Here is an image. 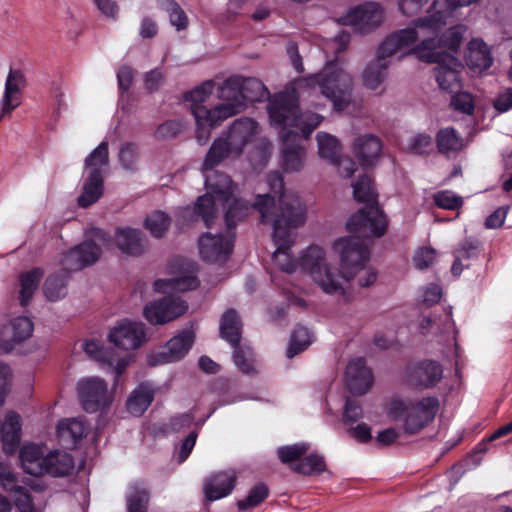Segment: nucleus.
<instances>
[{"mask_svg": "<svg viewBox=\"0 0 512 512\" xmlns=\"http://www.w3.org/2000/svg\"><path fill=\"white\" fill-rule=\"evenodd\" d=\"M117 247L125 254L131 256L141 255L146 248L144 234L130 227L118 228L115 233Z\"/></svg>", "mask_w": 512, "mask_h": 512, "instance_id": "c85d7f7f", "label": "nucleus"}, {"mask_svg": "<svg viewBox=\"0 0 512 512\" xmlns=\"http://www.w3.org/2000/svg\"><path fill=\"white\" fill-rule=\"evenodd\" d=\"M291 469L298 474H320L326 470L324 457L318 453H311L300 461L291 465Z\"/></svg>", "mask_w": 512, "mask_h": 512, "instance_id": "49530a36", "label": "nucleus"}, {"mask_svg": "<svg viewBox=\"0 0 512 512\" xmlns=\"http://www.w3.org/2000/svg\"><path fill=\"white\" fill-rule=\"evenodd\" d=\"M479 254V241L473 238H466L459 243L453 251L454 257L462 261L476 259Z\"/></svg>", "mask_w": 512, "mask_h": 512, "instance_id": "e2e57ef3", "label": "nucleus"}, {"mask_svg": "<svg viewBox=\"0 0 512 512\" xmlns=\"http://www.w3.org/2000/svg\"><path fill=\"white\" fill-rule=\"evenodd\" d=\"M309 448L310 445L305 442L281 446L277 450V455L284 464L296 463L297 460L308 452Z\"/></svg>", "mask_w": 512, "mask_h": 512, "instance_id": "13d9d810", "label": "nucleus"}, {"mask_svg": "<svg viewBox=\"0 0 512 512\" xmlns=\"http://www.w3.org/2000/svg\"><path fill=\"white\" fill-rule=\"evenodd\" d=\"M239 82L243 95V103L261 102L269 97V90L259 79L239 75Z\"/></svg>", "mask_w": 512, "mask_h": 512, "instance_id": "37998d69", "label": "nucleus"}, {"mask_svg": "<svg viewBox=\"0 0 512 512\" xmlns=\"http://www.w3.org/2000/svg\"><path fill=\"white\" fill-rule=\"evenodd\" d=\"M409 150L414 154H424L432 149V138L427 134H418L410 139Z\"/></svg>", "mask_w": 512, "mask_h": 512, "instance_id": "774afa93", "label": "nucleus"}, {"mask_svg": "<svg viewBox=\"0 0 512 512\" xmlns=\"http://www.w3.org/2000/svg\"><path fill=\"white\" fill-rule=\"evenodd\" d=\"M6 492L13 496V502L19 512H36L34 501L27 489L17 484V481Z\"/></svg>", "mask_w": 512, "mask_h": 512, "instance_id": "864d4df0", "label": "nucleus"}, {"mask_svg": "<svg viewBox=\"0 0 512 512\" xmlns=\"http://www.w3.org/2000/svg\"><path fill=\"white\" fill-rule=\"evenodd\" d=\"M21 432L20 416L15 412L6 414L3 422H0V440L6 453L15 451Z\"/></svg>", "mask_w": 512, "mask_h": 512, "instance_id": "f704fd0d", "label": "nucleus"}, {"mask_svg": "<svg viewBox=\"0 0 512 512\" xmlns=\"http://www.w3.org/2000/svg\"><path fill=\"white\" fill-rule=\"evenodd\" d=\"M434 202L439 208L454 210L462 205L463 200L451 191H440L434 195Z\"/></svg>", "mask_w": 512, "mask_h": 512, "instance_id": "0e129e2a", "label": "nucleus"}, {"mask_svg": "<svg viewBox=\"0 0 512 512\" xmlns=\"http://www.w3.org/2000/svg\"><path fill=\"white\" fill-rule=\"evenodd\" d=\"M353 149L360 159L361 165L366 167L373 165L374 160L379 157L382 144L378 137L367 134L355 139Z\"/></svg>", "mask_w": 512, "mask_h": 512, "instance_id": "473e14b6", "label": "nucleus"}, {"mask_svg": "<svg viewBox=\"0 0 512 512\" xmlns=\"http://www.w3.org/2000/svg\"><path fill=\"white\" fill-rule=\"evenodd\" d=\"M71 270L62 266V269L50 275L44 284V294L50 301H58L67 294V282L70 277Z\"/></svg>", "mask_w": 512, "mask_h": 512, "instance_id": "ea45409f", "label": "nucleus"}, {"mask_svg": "<svg viewBox=\"0 0 512 512\" xmlns=\"http://www.w3.org/2000/svg\"><path fill=\"white\" fill-rule=\"evenodd\" d=\"M433 63L437 64L433 71L440 89L454 92L461 87L459 73L463 65L455 56H444Z\"/></svg>", "mask_w": 512, "mask_h": 512, "instance_id": "412c9836", "label": "nucleus"}, {"mask_svg": "<svg viewBox=\"0 0 512 512\" xmlns=\"http://www.w3.org/2000/svg\"><path fill=\"white\" fill-rule=\"evenodd\" d=\"M312 342L311 334L306 327L298 326L291 335L290 344L286 355L293 358L298 353L304 351Z\"/></svg>", "mask_w": 512, "mask_h": 512, "instance_id": "3c124183", "label": "nucleus"}, {"mask_svg": "<svg viewBox=\"0 0 512 512\" xmlns=\"http://www.w3.org/2000/svg\"><path fill=\"white\" fill-rule=\"evenodd\" d=\"M207 192L198 197L195 203V212L204 221L207 227L214 222L219 208L224 207L233 197L235 185L231 177L218 170H202Z\"/></svg>", "mask_w": 512, "mask_h": 512, "instance_id": "423d86ee", "label": "nucleus"}, {"mask_svg": "<svg viewBox=\"0 0 512 512\" xmlns=\"http://www.w3.org/2000/svg\"><path fill=\"white\" fill-rule=\"evenodd\" d=\"M296 131L281 133L283 167L289 172H298L304 166L305 150L301 145L303 139Z\"/></svg>", "mask_w": 512, "mask_h": 512, "instance_id": "aec40b11", "label": "nucleus"}, {"mask_svg": "<svg viewBox=\"0 0 512 512\" xmlns=\"http://www.w3.org/2000/svg\"><path fill=\"white\" fill-rule=\"evenodd\" d=\"M466 31L464 25L450 27L440 37H427L420 41L413 49L415 55L424 62H434L444 56H452L442 50L457 52L460 48Z\"/></svg>", "mask_w": 512, "mask_h": 512, "instance_id": "6e6552de", "label": "nucleus"}, {"mask_svg": "<svg viewBox=\"0 0 512 512\" xmlns=\"http://www.w3.org/2000/svg\"><path fill=\"white\" fill-rule=\"evenodd\" d=\"M26 85L25 75L19 69H10L0 100V121L21 104L22 90Z\"/></svg>", "mask_w": 512, "mask_h": 512, "instance_id": "6ab92c4d", "label": "nucleus"}, {"mask_svg": "<svg viewBox=\"0 0 512 512\" xmlns=\"http://www.w3.org/2000/svg\"><path fill=\"white\" fill-rule=\"evenodd\" d=\"M33 328L34 326L30 318L25 316L14 318L2 332L3 337L8 333L12 334V337L5 348L7 350L11 349L14 344L28 339L32 335Z\"/></svg>", "mask_w": 512, "mask_h": 512, "instance_id": "a19ab883", "label": "nucleus"}, {"mask_svg": "<svg viewBox=\"0 0 512 512\" xmlns=\"http://www.w3.org/2000/svg\"><path fill=\"white\" fill-rule=\"evenodd\" d=\"M200 282L195 275V264L187 263V271L178 277L170 279H158L154 282V289L157 292L167 293L169 291L185 292L199 286Z\"/></svg>", "mask_w": 512, "mask_h": 512, "instance_id": "bb28decb", "label": "nucleus"}, {"mask_svg": "<svg viewBox=\"0 0 512 512\" xmlns=\"http://www.w3.org/2000/svg\"><path fill=\"white\" fill-rule=\"evenodd\" d=\"M345 379L348 389L355 395L367 393L373 384L372 372L366 367L363 358H357L348 363Z\"/></svg>", "mask_w": 512, "mask_h": 512, "instance_id": "5701e85b", "label": "nucleus"}, {"mask_svg": "<svg viewBox=\"0 0 512 512\" xmlns=\"http://www.w3.org/2000/svg\"><path fill=\"white\" fill-rule=\"evenodd\" d=\"M118 159L124 170L129 172L137 171L139 161L138 146L132 142L123 143L118 152Z\"/></svg>", "mask_w": 512, "mask_h": 512, "instance_id": "603ef678", "label": "nucleus"}, {"mask_svg": "<svg viewBox=\"0 0 512 512\" xmlns=\"http://www.w3.org/2000/svg\"><path fill=\"white\" fill-rule=\"evenodd\" d=\"M108 338L121 349H137L145 340L144 324L123 320L110 331Z\"/></svg>", "mask_w": 512, "mask_h": 512, "instance_id": "a211bd4d", "label": "nucleus"}, {"mask_svg": "<svg viewBox=\"0 0 512 512\" xmlns=\"http://www.w3.org/2000/svg\"><path fill=\"white\" fill-rule=\"evenodd\" d=\"M389 64V61H380L377 57L375 61L368 64L363 72V83L365 87L370 90H376L385 79V71Z\"/></svg>", "mask_w": 512, "mask_h": 512, "instance_id": "a18cd8bd", "label": "nucleus"}, {"mask_svg": "<svg viewBox=\"0 0 512 512\" xmlns=\"http://www.w3.org/2000/svg\"><path fill=\"white\" fill-rule=\"evenodd\" d=\"M149 501V493L141 484H132L126 495L128 512H146Z\"/></svg>", "mask_w": 512, "mask_h": 512, "instance_id": "de8ad7c7", "label": "nucleus"}, {"mask_svg": "<svg viewBox=\"0 0 512 512\" xmlns=\"http://www.w3.org/2000/svg\"><path fill=\"white\" fill-rule=\"evenodd\" d=\"M158 4L169 15L171 25L178 31L187 28V15L178 3L174 0H158Z\"/></svg>", "mask_w": 512, "mask_h": 512, "instance_id": "8fccbe9b", "label": "nucleus"}, {"mask_svg": "<svg viewBox=\"0 0 512 512\" xmlns=\"http://www.w3.org/2000/svg\"><path fill=\"white\" fill-rule=\"evenodd\" d=\"M202 259L209 263H224L232 253L233 240L230 234L204 233L198 241Z\"/></svg>", "mask_w": 512, "mask_h": 512, "instance_id": "dca6fc26", "label": "nucleus"}, {"mask_svg": "<svg viewBox=\"0 0 512 512\" xmlns=\"http://www.w3.org/2000/svg\"><path fill=\"white\" fill-rule=\"evenodd\" d=\"M269 495L268 487L263 483H258L248 493L245 499L239 500L237 506L239 510H248L258 506Z\"/></svg>", "mask_w": 512, "mask_h": 512, "instance_id": "6e6d98bb", "label": "nucleus"}, {"mask_svg": "<svg viewBox=\"0 0 512 512\" xmlns=\"http://www.w3.org/2000/svg\"><path fill=\"white\" fill-rule=\"evenodd\" d=\"M155 391L151 384L144 382L139 384L129 395L126 407L130 414L141 416L151 405Z\"/></svg>", "mask_w": 512, "mask_h": 512, "instance_id": "c9c22d12", "label": "nucleus"}, {"mask_svg": "<svg viewBox=\"0 0 512 512\" xmlns=\"http://www.w3.org/2000/svg\"><path fill=\"white\" fill-rule=\"evenodd\" d=\"M467 65L477 72L488 69L493 63L490 48L482 39H472L465 54Z\"/></svg>", "mask_w": 512, "mask_h": 512, "instance_id": "7c9ffc66", "label": "nucleus"}, {"mask_svg": "<svg viewBox=\"0 0 512 512\" xmlns=\"http://www.w3.org/2000/svg\"><path fill=\"white\" fill-rule=\"evenodd\" d=\"M242 323L234 309L227 310L220 320V336L231 346L240 343Z\"/></svg>", "mask_w": 512, "mask_h": 512, "instance_id": "58836bf2", "label": "nucleus"}, {"mask_svg": "<svg viewBox=\"0 0 512 512\" xmlns=\"http://www.w3.org/2000/svg\"><path fill=\"white\" fill-rule=\"evenodd\" d=\"M109 153H108V142L102 141L85 159V167L88 172L91 169L108 165Z\"/></svg>", "mask_w": 512, "mask_h": 512, "instance_id": "bf43d9fd", "label": "nucleus"}, {"mask_svg": "<svg viewBox=\"0 0 512 512\" xmlns=\"http://www.w3.org/2000/svg\"><path fill=\"white\" fill-rule=\"evenodd\" d=\"M48 450L43 445L28 443L19 451V459L25 473L33 476L45 475Z\"/></svg>", "mask_w": 512, "mask_h": 512, "instance_id": "a878e982", "label": "nucleus"}, {"mask_svg": "<svg viewBox=\"0 0 512 512\" xmlns=\"http://www.w3.org/2000/svg\"><path fill=\"white\" fill-rule=\"evenodd\" d=\"M451 106L459 112L471 115L474 111V100L470 93L457 92L452 96Z\"/></svg>", "mask_w": 512, "mask_h": 512, "instance_id": "69168bd1", "label": "nucleus"}, {"mask_svg": "<svg viewBox=\"0 0 512 512\" xmlns=\"http://www.w3.org/2000/svg\"><path fill=\"white\" fill-rule=\"evenodd\" d=\"M435 140L438 152L446 156L458 153L465 147L464 139L452 127L440 129Z\"/></svg>", "mask_w": 512, "mask_h": 512, "instance_id": "4c0bfd02", "label": "nucleus"}, {"mask_svg": "<svg viewBox=\"0 0 512 512\" xmlns=\"http://www.w3.org/2000/svg\"><path fill=\"white\" fill-rule=\"evenodd\" d=\"M355 236L342 237L334 241L333 251L338 255L343 276L347 281L354 280L361 265L370 259L369 238L374 236L369 230L366 234L352 232Z\"/></svg>", "mask_w": 512, "mask_h": 512, "instance_id": "0eeeda50", "label": "nucleus"}, {"mask_svg": "<svg viewBox=\"0 0 512 512\" xmlns=\"http://www.w3.org/2000/svg\"><path fill=\"white\" fill-rule=\"evenodd\" d=\"M443 378V368L433 360L407 364L403 379L411 388L426 390L435 387Z\"/></svg>", "mask_w": 512, "mask_h": 512, "instance_id": "9d476101", "label": "nucleus"}, {"mask_svg": "<svg viewBox=\"0 0 512 512\" xmlns=\"http://www.w3.org/2000/svg\"><path fill=\"white\" fill-rule=\"evenodd\" d=\"M82 347L87 355L103 364L111 365L114 361L112 349L105 348L100 341L89 340L83 343Z\"/></svg>", "mask_w": 512, "mask_h": 512, "instance_id": "4d7b16f0", "label": "nucleus"}, {"mask_svg": "<svg viewBox=\"0 0 512 512\" xmlns=\"http://www.w3.org/2000/svg\"><path fill=\"white\" fill-rule=\"evenodd\" d=\"M236 474L233 470L219 471L207 477L203 492L209 501H216L228 496L234 489Z\"/></svg>", "mask_w": 512, "mask_h": 512, "instance_id": "393cba45", "label": "nucleus"}, {"mask_svg": "<svg viewBox=\"0 0 512 512\" xmlns=\"http://www.w3.org/2000/svg\"><path fill=\"white\" fill-rule=\"evenodd\" d=\"M88 431V425L81 418L63 419L57 425L58 438L67 448L74 447Z\"/></svg>", "mask_w": 512, "mask_h": 512, "instance_id": "c756f323", "label": "nucleus"}, {"mask_svg": "<svg viewBox=\"0 0 512 512\" xmlns=\"http://www.w3.org/2000/svg\"><path fill=\"white\" fill-rule=\"evenodd\" d=\"M234 348L233 359L235 365L245 374H252L254 367L252 363V352L249 347H242L239 344L232 346Z\"/></svg>", "mask_w": 512, "mask_h": 512, "instance_id": "052dcab7", "label": "nucleus"}, {"mask_svg": "<svg viewBox=\"0 0 512 512\" xmlns=\"http://www.w3.org/2000/svg\"><path fill=\"white\" fill-rule=\"evenodd\" d=\"M77 388L82 407L88 413L97 412L111 402L107 384L101 378L89 377L82 379L78 382Z\"/></svg>", "mask_w": 512, "mask_h": 512, "instance_id": "ddd939ff", "label": "nucleus"}, {"mask_svg": "<svg viewBox=\"0 0 512 512\" xmlns=\"http://www.w3.org/2000/svg\"><path fill=\"white\" fill-rule=\"evenodd\" d=\"M74 468L72 456L60 450L48 451L45 465V475L63 477Z\"/></svg>", "mask_w": 512, "mask_h": 512, "instance_id": "e433bc0d", "label": "nucleus"}, {"mask_svg": "<svg viewBox=\"0 0 512 512\" xmlns=\"http://www.w3.org/2000/svg\"><path fill=\"white\" fill-rule=\"evenodd\" d=\"M295 88L275 94L269 99L267 111L272 126L282 133L296 131L305 139L319 126L323 117L313 112H300L297 91L319 88L335 112H342L353 101V78L337 63H327L318 73L295 81Z\"/></svg>", "mask_w": 512, "mask_h": 512, "instance_id": "f257e3e1", "label": "nucleus"}, {"mask_svg": "<svg viewBox=\"0 0 512 512\" xmlns=\"http://www.w3.org/2000/svg\"><path fill=\"white\" fill-rule=\"evenodd\" d=\"M316 138L319 156L332 164H336L340 156L339 140L326 132H319Z\"/></svg>", "mask_w": 512, "mask_h": 512, "instance_id": "c03bdc74", "label": "nucleus"}, {"mask_svg": "<svg viewBox=\"0 0 512 512\" xmlns=\"http://www.w3.org/2000/svg\"><path fill=\"white\" fill-rule=\"evenodd\" d=\"M182 130V123L178 120H168L160 124L154 132L158 140H167L176 137Z\"/></svg>", "mask_w": 512, "mask_h": 512, "instance_id": "338daca9", "label": "nucleus"}, {"mask_svg": "<svg viewBox=\"0 0 512 512\" xmlns=\"http://www.w3.org/2000/svg\"><path fill=\"white\" fill-rule=\"evenodd\" d=\"M42 276L43 271L40 268H35L20 276V303L22 306H26L29 303Z\"/></svg>", "mask_w": 512, "mask_h": 512, "instance_id": "09e8293b", "label": "nucleus"}, {"mask_svg": "<svg viewBox=\"0 0 512 512\" xmlns=\"http://www.w3.org/2000/svg\"><path fill=\"white\" fill-rule=\"evenodd\" d=\"M353 195L358 202H365L366 206L353 214L347 222L349 232L366 234L369 230L374 237H382L386 233L387 219L376 203L377 194L372 180L368 176H361L353 184Z\"/></svg>", "mask_w": 512, "mask_h": 512, "instance_id": "39448f33", "label": "nucleus"}, {"mask_svg": "<svg viewBox=\"0 0 512 512\" xmlns=\"http://www.w3.org/2000/svg\"><path fill=\"white\" fill-rule=\"evenodd\" d=\"M187 309V303L181 298L166 296L146 305L143 313L148 322L157 325L170 322L180 317Z\"/></svg>", "mask_w": 512, "mask_h": 512, "instance_id": "2eb2a0df", "label": "nucleus"}, {"mask_svg": "<svg viewBox=\"0 0 512 512\" xmlns=\"http://www.w3.org/2000/svg\"><path fill=\"white\" fill-rule=\"evenodd\" d=\"M263 223L272 225L274 263L284 272L293 273L298 269V259L290 254L296 239V230L306 222L307 209L296 193H282L278 207L267 196H260L256 203Z\"/></svg>", "mask_w": 512, "mask_h": 512, "instance_id": "f03ea898", "label": "nucleus"}, {"mask_svg": "<svg viewBox=\"0 0 512 512\" xmlns=\"http://www.w3.org/2000/svg\"><path fill=\"white\" fill-rule=\"evenodd\" d=\"M413 27L400 29L389 34L379 45L376 57L380 61H388V58L401 53L402 55L414 53L413 49L417 46L416 41L419 37L416 28H420L413 22Z\"/></svg>", "mask_w": 512, "mask_h": 512, "instance_id": "f8f14e48", "label": "nucleus"}, {"mask_svg": "<svg viewBox=\"0 0 512 512\" xmlns=\"http://www.w3.org/2000/svg\"><path fill=\"white\" fill-rule=\"evenodd\" d=\"M230 147L231 145L228 143L225 137H219L215 139L205 156L202 170L209 171L214 169L227 157L235 156V153Z\"/></svg>", "mask_w": 512, "mask_h": 512, "instance_id": "79ce46f5", "label": "nucleus"}, {"mask_svg": "<svg viewBox=\"0 0 512 512\" xmlns=\"http://www.w3.org/2000/svg\"><path fill=\"white\" fill-rule=\"evenodd\" d=\"M214 82L211 80L205 81L200 86L187 92L185 99L191 101V113L193 114V107L202 105V103L212 94L214 89Z\"/></svg>", "mask_w": 512, "mask_h": 512, "instance_id": "680f3d73", "label": "nucleus"}, {"mask_svg": "<svg viewBox=\"0 0 512 512\" xmlns=\"http://www.w3.org/2000/svg\"><path fill=\"white\" fill-rule=\"evenodd\" d=\"M258 133V123L251 118L236 119L230 126L225 139L231 145L235 156H239L244 147L250 143Z\"/></svg>", "mask_w": 512, "mask_h": 512, "instance_id": "4be33fe9", "label": "nucleus"}, {"mask_svg": "<svg viewBox=\"0 0 512 512\" xmlns=\"http://www.w3.org/2000/svg\"><path fill=\"white\" fill-rule=\"evenodd\" d=\"M220 104L208 109L204 105L193 107V116L196 123V140L203 146L209 138L211 130L222 122L246 108L240 89L239 75L224 80L216 90Z\"/></svg>", "mask_w": 512, "mask_h": 512, "instance_id": "7ed1b4c3", "label": "nucleus"}, {"mask_svg": "<svg viewBox=\"0 0 512 512\" xmlns=\"http://www.w3.org/2000/svg\"><path fill=\"white\" fill-rule=\"evenodd\" d=\"M170 226L169 216L162 211H155L145 219V227L152 236L162 237Z\"/></svg>", "mask_w": 512, "mask_h": 512, "instance_id": "5fc2aeb1", "label": "nucleus"}, {"mask_svg": "<svg viewBox=\"0 0 512 512\" xmlns=\"http://www.w3.org/2000/svg\"><path fill=\"white\" fill-rule=\"evenodd\" d=\"M439 409V400L434 396L411 399L392 398L386 406L388 418L401 424L407 435H415L427 427L435 418Z\"/></svg>", "mask_w": 512, "mask_h": 512, "instance_id": "20e7f679", "label": "nucleus"}, {"mask_svg": "<svg viewBox=\"0 0 512 512\" xmlns=\"http://www.w3.org/2000/svg\"><path fill=\"white\" fill-rule=\"evenodd\" d=\"M325 251L317 245H310L298 258V268L313 280L327 264Z\"/></svg>", "mask_w": 512, "mask_h": 512, "instance_id": "72a5a7b5", "label": "nucleus"}, {"mask_svg": "<svg viewBox=\"0 0 512 512\" xmlns=\"http://www.w3.org/2000/svg\"><path fill=\"white\" fill-rule=\"evenodd\" d=\"M384 21V9L379 3L366 2L348 11L343 23L360 33H369L378 28Z\"/></svg>", "mask_w": 512, "mask_h": 512, "instance_id": "9b49d317", "label": "nucleus"}, {"mask_svg": "<svg viewBox=\"0 0 512 512\" xmlns=\"http://www.w3.org/2000/svg\"><path fill=\"white\" fill-rule=\"evenodd\" d=\"M478 0H434L429 15L426 17L418 18L415 24L419 27L427 28L433 33L439 30L446 24L448 17L460 7L469 6Z\"/></svg>", "mask_w": 512, "mask_h": 512, "instance_id": "f3484780", "label": "nucleus"}, {"mask_svg": "<svg viewBox=\"0 0 512 512\" xmlns=\"http://www.w3.org/2000/svg\"><path fill=\"white\" fill-rule=\"evenodd\" d=\"M267 182L270 187V193L264 194L263 196L269 197L270 200L274 202L276 207H278V200L282 193H293L292 191H284V181L282 175L279 172L270 173L268 175ZM260 196L262 195H257L254 205L251 206L248 202L236 198L233 194L232 199L223 207H227L225 212V223L227 228H233L239 221L244 219L249 214L253 207L258 210L256 203Z\"/></svg>", "mask_w": 512, "mask_h": 512, "instance_id": "1a4fd4ad", "label": "nucleus"}, {"mask_svg": "<svg viewBox=\"0 0 512 512\" xmlns=\"http://www.w3.org/2000/svg\"><path fill=\"white\" fill-rule=\"evenodd\" d=\"M104 184L101 170L94 168L88 172L83 184V191L78 197V205L82 208L96 203L103 195Z\"/></svg>", "mask_w": 512, "mask_h": 512, "instance_id": "2f4dec72", "label": "nucleus"}, {"mask_svg": "<svg viewBox=\"0 0 512 512\" xmlns=\"http://www.w3.org/2000/svg\"><path fill=\"white\" fill-rule=\"evenodd\" d=\"M100 254V247L88 240L68 251L60 263L66 269L76 271L96 262Z\"/></svg>", "mask_w": 512, "mask_h": 512, "instance_id": "b1692460", "label": "nucleus"}, {"mask_svg": "<svg viewBox=\"0 0 512 512\" xmlns=\"http://www.w3.org/2000/svg\"><path fill=\"white\" fill-rule=\"evenodd\" d=\"M193 342V332L185 330L171 338L167 344L158 351L151 352L147 356V362L150 366H158L178 361L187 354Z\"/></svg>", "mask_w": 512, "mask_h": 512, "instance_id": "4468645a", "label": "nucleus"}, {"mask_svg": "<svg viewBox=\"0 0 512 512\" xmlns=\"http://www.w3.org/2000/svg\"><path fill=\"white\" fill-rule=\"evenodd\" d=\"M313 281L324 293L329 295H344V283L348 282L343 276V269L341 268V270H338L329 263L321 269L320 273L316 274Z\"/></svg>", "mask_w": 512, "mask_h": 512, "instance_id": "cd10ccee", "label": "nucleus"}]
</instances>
